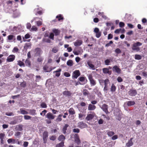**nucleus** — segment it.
I'll list each match as a JSON object with an SVG mask.
<instances>
[{"instance_id": "nucleus-59", "label": "nucleus", "mask_w": 147, "mask_h": 147, "mask_svg": "<svg viewBox=\"0 0 147 147\" xmlns=\"http://www.w3.org/2000/svg\"><path fill=\"white\" fill-rule=\"evenodd\" d=\"M80 131V130L78 128H74L73 129V132L74 133H79Z\"/></svg>"}, {"instance_id": "nucleus-43", "label": "nucleus", "mask_w": 147, "mask_h": 147, "mask_svg": "<svg viewBox=\"0 0 147 147\" xmlns=\"http://www.w3.org/2000/svg\"><path fill=\"white\" fill-rule=\"evenodd\" d=\"M40 106L42 108H47V106L45 102H42L41 103L40 105Z\"/></svg>"}, {"instance_id": "nucleus-24", "label": "nucleus", "mask_w": 147, "mask_h": 147, "mask_svg": "<svg viewBox=\"0 0 147 147\" xmlns=\"http://www.w3.org/2000/svg\"><path fill=\"white\" fill-rule=\"evenodd\" d=\"M25 64L26 66L30 67L31 66V62L29 59H27L25 61Z\"/></svg>"}, {"instance_id": "nucleus-8", "label": "nucleus", "mask_w": 147, "mask_h": 147, "mask_svg": "<svg viewBox=\"0 0 147 147\" xmlns=\"http://www.w3.org/2000/svg\"><path fill=\"white\" fill-rule=\"evenodd\" d=\"M74 141L78 145L81 143V141L78 134H75L74 135Z\"/></svg>"}, {"instance_id": "nucleus-48", "label": "nucleus", "mask_w": 147, "mask_h": 147, "mask_svg": "<svg viewBox=\"0 0 147 147\" xmlns=\"http://www.w3.org/2000/svg\"><path fill=\"white\" fill-rule=\"evenodd\" d=\"M110 60L111 59H107L105 61V63L106 65H109V64L111 62Z\"/></svg>"}, {"instance_id": "nucleus-63", "label": "nucleus", "mask_w": 147, "mask_h": 147, "mask_svg": "<svg viewBox=\"0 0 147 147\" xmlns=\"http://www.w3.org/2000/svg\"><path fill=\"white\" fill-rule=\"evenodd\" d=\"M64 75L66 77H69L70 76V74L68 72H65L64 74Z\"/></svg>"}, {"instance_id": "nucleus-23", "label": "nucleus", "mask_w": 147, "mask_h": 147, "mask_svg": "<svg viewBox=\"0 0 147 147\" xmlns=\"http://www.w3.org/2000/svg\"><path fill=\"white\" fill-rule=\"evenodd\" d=\"M69 114L71 115H73L75 114V111L73 108H70L68 110Z\"/></svg>"}, {"instance_id": "nucleus-28", "label": "nucleus", "mask_w": 147, "mask_h": 147, "mask_svg": "<svg viewBox=\"0 0 147 147\" xmlns=\"http://www.w3.org/2000/svg\"><path fill=\"white\" fill-rule=\"evenodd\" d=\"M85 116V115L82 113H80L78 114V118L80 120L84 119Z\"/></svg>"}, {"instance_id": "nucleus-10", "label": "nucleus", "mask_w": 147, "mask_h": 147, "mask_svg": "<svg viewBox=\"0 0 147 147\" xmlns=\"http://www.w3.org/2000/svg\"><path fill=\"white\" fill-rule=\"evenodd\" d=\"M129 94L131 96H135L137 94V92L136 90L131 89L128 92Z\"/></svg>"}, {"instance_id": "nucleus-21", "label": "nucleus", "mask_w": 147, "mask_h": 147, "mask_svg": "<svg viewBox=\"0 0 147 147\" xmlns=\"http://www.w3.org/2000/svg\"><path fill=\"white\" fill-rule=\"evenodd\" d=\"M133 139L132 138H130V140L128 141V142L126 144V145L127 147H129L132 146L133 144V143L132 140Z\"/></svg>"}, {"instance_id": "nucleus-64", "label": "nucleus", "mask_w": 147, "mask_h": 147, "mask_svg": "<svg viewBox=\"0 0 147 147\" xmlns=\"http://www.w3.org/2000/svg\"><path fill=\"white\" fill-rule=\"evenodd\" d=\"M28 144V142H27L25 141L24 142L23 146L24 147H27Z\"/></svg>"}, {"instance_id": "nucleus-9", "label": "nucleus", "mask_w": 147, "mask_h": 147, "mask_svg": "<svg viewBox=\"0 0 147 147\" xmlns=\"http://www.w3.org/2000/svg\"><path fill=\"white\" fill-rule=\"evenodd\" d=\"M55 117V115H53L51 113L49 112L46 115V117L49 120H53Z\"/></svg>"}, {"instance_id": "nucleus-58", "label": "nucleus", "mask_w": 147, "mask_h": 147, "mask_svg": "<svg viewBox=\"0 0 147 147\" xmlns=\"http://www.w3.org/2000/svg\"><path fill=\"white\" fill-rule=\"evenodd\" d=\"M24 118L25 120H28L30 119L31 117L28 115H26L24 116Z\"/></svg>"}, {"instance_id": "nucleus-22", "label": "nucleus", "mask_w": 147, "mask_h": 147, "mask_svg": "<svg viewBox=\"0 0 147 147\" xmlns=\"http://www.w3.org/2000/svg\"><path fill=\"white\" fill-rule=\"evenodd\" d=\"M31 47V44L30 43H25L24 47V49L26 50L28 48H30Z\"/></svg>"}, {"instance_id": "nucleus-15", "label": "nucleus", "mask_w": 147, "mask_h": 147, "mask_svg": "<svg viewBox=\"0 0 147 147\" xmlns=\"http://www.w3.org/2000/svg\"><path fill=\"white\" fill-rule=\"evenodd\" d=\"M63 95L68 97L72 95V93L68 90H65L63 92Z\"/></svg>"}, {"instance_id": "nucleus-61", "label": "nucleus", "mask_w": 147, "mask_h": 147, "mask_svg": "<svg viewBox=\"0 0 147 147\" xmlns=\"http://www.w3.org/2000/svg\"><path fill=\"white\" fill-rule=\"evenodd\" d=\"M119 26L120 27L122 28L124 26L125 24L122 22H120L119 23Z\"/></svg>"}, {"instance_id": "nucleus-56", "label": "nucleus", "mask_w": 147, "mask_h": 147, "mask_svg": "<svg viewBox=\"0 0 147 147\" xmlns=\"http://www.w3.org/2000/svg\"><path fill=\"white\" fill-rule=\"evenodd\" d=\"M115 52L117 54H119L121 53V51L119 49L117 48L115 50Z\"/></svg>"}, {"instance_id": "nucleus-62", "label": "nucleus", "mask_w": 147, "mask_h": 147, "mask_svg": "<svg viewBox=\"0 0 147 147\" xmlns=\"http://www.w3.org/2000/svg\"><path fill=\"white\" fill-rule=\"evenodd\" d=\"M5 136V134L4 133H1L0 134V139H4V137Z\"/></svg>"}, {"instance_id": "nucleus-52", "label": "nucleus", "mask_w": 147, "mask_h": 147, "mask_svg": "<svg viewBox=\"0 0 147 147\" xmlns=\"http://www.w3.org/2000/svg\"><path fill=\"white\" fill-rule=\"evenodd\" d=\"M54 35L53 33H51L49 37V38L52 40H54Z\"/></svg>"}, {"instance_id": "nucleus-55", "label": "nucleus", "mask_w": 147, "mask_h": 147, "mask_svg": "<svg viewBox=\"0 0 147 147\" xmlns=\"http://www.w3.org/2000/svg\"><path fill=\"white\" fill-rule=\"evenodd\" d=\"M43 60V59L42 57H40V56L38 57L37 59V61L39 62H42Z\"/></svg>"}, {"instance_id": "nucleus-36", "label": "nucleus", "mask_w": 147, "mask_h": 147, "mask_svg": "<svg viewBox=\"0 0 147 147\" xmlns=\"http://www.w3.org/2000/svg\"><path fill=\"white\" fill-rule=\"evenodd\" d=\"M67 65L70 67H71L73 65V61L71 60H68L67 63Z\"/></svg>"}, {"instance_id": "nucleus-20", "label": "nucleus", "mask_w": 147, "mask_h": 147, "mask_svg": "<svg viewBox=\"0 0 147 147\" xmlns=\"http://www.w3.org/2000/svg\"><path fill=\"white\" fill-rule=\"evenodd\" d=\"M96 108V106L92 104H90L89 105L88 107V110L89 111L94 110Z\"/></svg>"}, {"instance_id": "nucleus-7", "label": "nucleus", "mask_w": 147, "mask_h": 147, "mask_svg": "<svg viewBox=\"0 0 147 147\" xmlns=\"http://www.w3.org/2000/svg\"><path fill=\"white\" fill-rule=\"evenodd\" d=\"M101 109L104 111L106 114L109 113L108 111V105L105 104H103L101 107H100Z\"/></svg>"}, {"instance_id": "nucleus-1", "label": "nucleus", "mask_w": 147, "mask_h": 147, "mask_svg": "<svg viewBox=\"0 0 147 147\" xmlns=\"http://www.w3.org/2000/svg\"><path fill=\"white\" fill-rule=\"evenodd\" d=\"M142 43L140 42H137L136 43H134L132 47V49L134 51H139L140 50V48L138 47L142 45Z\"/></svg>"}, {"instance_id": "nucleus-57", "label": "nucleus", "mask_w": 147, "mask_h": 147, "mask_svg": "<svg viewBox=\"0 0 147 147\" xmlns=\"http://www.w3.org/2000/svg\"><path fill=\"white\" fill-rule=\"evenodd\" d=\"M31 30L32 31H36L37 30V28L36 26H33L31 28Z\"/></svg>"}, {"instance_id": "nucleus-54", "label": "nucleus", "mask_w": 147, "mask_h": 147, "mask_svg": "<svg viewBox=\"0 0 147 147\" xmlns=\"http://www.w3.org/2000/svg\"><path fill=\"white\" fill-rule=\"evenodd\" d=\"M47 112V110L45 109L40 113V115H41L44 116L45 115V114Z\"/></svg>"}, {"instance_id": "nucleus-39", "label": "nucleus", "mask_w": 147, "mask_h": 147, "mask_svg": "<svg viewBox=\"0 0 147 147\" xmlns=\"http://www.w3.org/2000/svg\"><path fill=\"white\" fill-rule=\"evenodd\" d=\"M20 113L21 114L25 115L27 114L28 113L26 111L23 110L22 108H21L20 109Z\"/></svg>"}, {"instance_id": "nucleus-50", "label": "nucleus", "mask_w": 147, "mask_h": 147, "mask_svg": "<svg viewBox=\"0 0 147 147\" xmlns=\"http://www.w3.org/2000/svg\"><path fill=\"white\" fill-rule=\"evenodd\" d=\"M49 139L51 140L55 141L56 139V137L55 136H50Z\"/></svg>"}, {"instance_id": "nucleus-34", "label": "nucleus", "mask_w": 147, "mask_h": 147, "mask_svg": "<svg viewBox=\"0 0 147 147\" xmlns=\"http://www.w3.org/2000/svg\"><path fill=\"white\" fill-rule=\"evenodd\" d=\"M87 64L89 67L93 70H94L95 69L94 65L91 63V62H87Z\"/></svg>"}, {"instance_id": "nucleus-38", "label": "nucleus", "mask_w": 147, "mask_h": 147, "mask_svg": "<svg viewBox=\"0 0 147 147\" xmlns=\"http://www.w3.org/2000/svg\"><path fill=\"white\" fill-rule=\"evenodd\" d=\"M62 115L61 114H59L58 115L57 118L56 119V121L57 122H60L62 121V119L61 117L62 116Z\"/></svg>"}, {"instance_id": "nucleus-18", "label": "nucleus", "mask_w": 147, "mask_h": 147, "mask_svg": "<svg viewBox=\"0 0 147 147\" xmlns=\"http://www.w3.org/2000/svg\"><path fill=\"white\" fill-rule=\"evenodd\" d=\"M99 82L100 83H104V87H108V84L109 82V80L108 79H106L104 80H101Z\"/></svg>"}, {"instance_id": "nucleus-53", "label": "nucleus", "mask_w": 147, "mask_h": 147, "mask_svg": "<svg viewBox=\"0 0 147 147\" xmlns=\"http://www.w3.org/2000/svg\"><path fill=\"white\" fill-rule=\"evenodd\" d=\"M18 130L19 131H22V130L23 125H18Z\"/></svg>"}, {"instance_id": "nucleus-2", "label": "nucleus", "mask_w": 147, "mask_h": 147, "mask_svg": "<svg viewBox=\"0 0 147 147\" xmlns=\"http://www.w3.org/2000/svg\"><path fill=\"white\" fill-rule=\"evenodd\" d=\"M88 78L91 86H94L96 84V81L93 78L92 75H89Z\"/></svg>"}, {"instance_id": "nucleus-13", "label": "nucleus", "mask_w": 147, "mask_h": 147, "mask_svg": "<svg viewBox=\"0 0 147 147\" xmlns=\"http://www.w3.org/2000/svg\"><path fill=\"white\" fill-rule=\"evenodd\" d=\"M15 56L14 55H9L7 59V61L8 62H12L15 59Z\"/></svg>"}, {"instance_id": "nucleus-46", "label": "nucleus", "mask_w": 147, "mask_h": 147, "mask_svg": "<svg viewBox=\"0 0 147 147\" xmlns=\"http://www.w3.org/2000/svg\"><path fill=\"white\" fill-rule=\"evenodd\" d=\"M42 41L44 42H45L49 43H50L51 42V40L49 38H43Z\"/></svg>"}, {"instance_id": "nucleus-47", "label": "nucleus", "mask_w": 147, "mask_h": 147, "mask_svg": "<svg viewBox=\"0 0 147 147\" xmlns=\"http://www.w3.org/2000/svg\"><path fill=\"white\" fill-rule=\"evenodd\" d=\"M26 83L25 82H22L20 84V86L23 88L26 87Z\"/></svg>"}, {"instance_id": "nucleus-35", "label": "nucleus", "mask_w": 147, "mask_h": 147, "mask_svg": "<svg viewBox=\"0 0 147 147\" xmlns=\"http://www.w3.org/2000/svg\"><path fill=\"white\" fill-rule=\"evenodd\" d=\"M36 111L35 109H30L29 110V113L32 115H36Z\"/></svg>"}, {"instance_id": "nucleus-51", "label": "nucleus", "mask_w": 147, "mask_h": 147, "mask_svg": "<svg viewBox=\"0 0 147 147\" xmlns=\"http://www.w3.org/2000/svg\"><path fill=\"white\" fill-rule=\"evenodd\" d=\"M41 78V77L40 76H36V79L35 81L36 82H38Z\"/></svg>"}, {"instance_id": "nucleus-42", "label": "nucleus", "mask_w": 147, "mask_h": 147, "mask_svg": "<svg viewBox=\"0 0 147 147\" xmlns=\"http://www.w3.org/2000/svg\"><path fill=\"white\" fill-rule=\"evenodd\" d=\"M114 134V132L113 131H108L107 132V134L109 136H111Z\"/></svg>"}, {"instance_id": "nucleus-26", "label": "nucleus", "mask_w": 147, "mask_h": 147, "mask_svg": "<svg viewBox=\"0 0 147 147\" xmlns=\"http://www.w3.org/2000/svg\"><path fill=\"white\" fill-rule=\"evenodd\" d=\"M116 87L114 85V84H112L111 88V91L113 93L114 92H115L116 90Z\"/></svg>"}, {"instance_id": "nucleus-29", "label": "nucleus", "mask_w": 147, "mask_h": 147, "mask_svg": "<svg viewBox=\"0 0 147 147\" xmlns=\"http://www.w3.org/2000/svg\"><path fill=\"white\" fill-rule=\"evenodd\" d=\"M53 32L54 33L55 36H57L59 34L60 31L58 29H54L53 30Z\"/></svg>"}, {"instance_id": "nucleus-17", "label": "nucleus", "mask_w": 147, "mask_h": 147, "mask_svg": "<svg viewBox=\"0 0 147 147\" xmlns=\"http://www.w3.org/2000/svg\"><path fill=\"white\" fill-rule=\"evenodd\" d=\"M94 115L92 114H88L86 118V119L87 121L91 120L94 118Z\"/></svg>"}, {"instance_id": "nucleus-33", "label": "nucleus", "mask_w": 147, "mask_h": 147, "mask_svg": "<svg viewBox=\"0 0 147 147\" xmlns=\"http://www.w3.org/2000/svg\"><path fill=\"white\" fill-rule=\"evenodd\" d=\"M64 146V142L63 141H61L59 144H57L56 147H63Z\"/></svg>"}, {"instance_id": "nucleus-44", "label": "nucleus", "mask_w": 147, "mask_h": 147, "mask_svg": "<svg viewBox=\"0 0 147 147\" xmlns=\"http://www.w3.org/2000/svg\"><path fill=\"white\" fill-rule=\"evenodd\" d=\"M56 18L58 19V21H60L61 20H63V17L61 14H59L56 17Z\"/></svg>"}, {"instance_id": "nucleus-30", "label": "nucleus", "mask_w": 147, "mask_h": 147, "mask_svg": "<svg viewBox=\"0 0 147 147\" xmlns=\"http://www.w3.org/2000/svg\"><path fill=\"white\" fill-rule=\"evenodd\" d=\"M61 69H59L57 70L54 71L53 73H56L55 76L57 77H59L60 75V72L61 71Z\"/></svg>"}, {"instance_id": "nucleus-60", "label": "nucleus", "mask_w": 147, "mask_h": 147, "mask_svg": "<svg viewBox=\"0 0 147 147\" xmlns=\"http://www.w3.org/2000/svg\"><path fill=\"white\" fill-rule=\"evenodd\" d=\"M142 22L146 24L147 25V20L145 18H143L142 20Z\"/></svg>"}, {"instance_id": "nucleus-32", "label": "nucleus", "mask_w": 147, "mask_h": 147, "mask_svg": "<svg viewBox=\"0 0 147 147\" xmlns=\"http://www.w3.org/2000/svg\"><path fill=\"white\" fill-rule=\"evenodd\" d=\"M17 65H19L20 66L25 67V64L23 62L20 60H19L17 61Z\"/></svg>"}, {"instance_id": "nucleus-16", "label": "nucleus", "mask_w": 147, "mask_h": 147, "mask_svg": "<svg viewBox=\"0 0 147 147\" xmlns=\"http://www.w3.org/2000/svg\"><path fill=\"white\" fill-rule=\"evenodd\" d=\"M102 71L105 74H108L109 75H111L112 73L111 71H109V69L107 68H104L102 69Z\"/></svg>"}, {"instance_id": "nucleus-27", "label": "nucleus", "mask_w": 147, "mask_h": 147, "mask_svg": "<svg viewBox=\"0 0 147 147\" xmlns=\"http://www.w3.org/2000/svg\"><path fill=\"white\" fill-rule=\"evenodd\" d=\"M69 126V125L67 124H65L64 126L63 127L62 129V131L64 134L66 133V131L67 130V128Z\"/></svg>"}, {"instance_id": "nucleus-37", "label": "nucleus", "mask_w": 147, "mask_h": 147, "mask_svg": "<svg viewBox=\"0 0 147 147\" xmlns=\"http://www.w3.org/2000/svg\"><path fill=\"white\" fill-rule=\"evenodd\" d=\"M83 95L85 96L88 95L89 94V92L86 89L83 90Z\"/></svg>"}, {"instance_id": "nucleus-4", "label": "nucleus", "mask_w": 147, "mask_h": 147, "mask_svg": "<svg viewBox=\"0 0 147 147\" xmlns=\"http://www.w3.org/2000/svg\"><path fill=\"white\" fill-rule=\"evenodd\" d=\"M48 136V132L47 131H45L43 132L42 136L43 142L44 143H47Z\"/></svg>"}, {"instance_id": "nucleus-41", "label": "nucleus", "mask_w": 147, "mask_h": 147, "mask_svg": "<svg viewBox=\"0 0 147 147\" xmlns=\"http://www.w3.org/2000/svg\"><path fill=\"white\" fill-rule=\"evenodd\" d=\"M135 59L136 60H140L142 59V57L140 55H135Z\"/></svg>"}, {"instance_id": "nucleus-31", "label": "nucleus", "mask_w": 147, "mask_h": 147, "mask_svg": "<svg viewBox=\"0 0 147 147\" xmlns=\"http://www.w3.org/2000/svg\"><path fill=\"white\" fill-rule=\"evenodd\" d=\"M65 139V137L63 135H60L58 138V140L61 141H63Z\"/></svg>"}, {"instance_id": "nucleus-40", "label": "nucleus", "mask_w": 147, "mask_h": 147, "mask_svg": "<svg viewBox=\"0 0 147 147\" xmlns=\"http://www.w3.org/2000/svg\"><path fill=\"white\" fill-rule=\"evenodd\" d=\"M30 35L29 34H27L25 35L24 37H23V41H25L26 40H24L25 39H28L30 38Z\"/></svg>"}, {"instance_id": "nucleus-11", "label": "nucleus", "mask_w": 147, "mask_h": 147, "mask_svg": "<svg viewBox=\"0 0 147 147\" xmlns=\"http://www.w3.org/2000/svg\"><path fill=\"white\" fill-rule=\"evenodd\" d=\"M78 126L79 127L83 129L86 128L87 125L86 123L82 121H81L78 123Z\"/></svg>"}, {"instance_id": "nucleus-3", "label": "nucleus", "mask_w": 147, "mask_h": 147, "mask_svg": "<svg viewBox=\"0 0 147 147\" xmlns=\"http://www.w3.org/2000/svg\"><path fill=\"white\" fill-rule=\"evenodd\" d=\"M80 75L79 70H76L72 73V78H73L77 79Z\"/></svg>"}, {"instance_id": "nucleus-6", "label": "nucleus", "mask_w": 147, "mask_h": 147, "mask_svg": "<svg viewBox=\"0 0 147 147\" xmlns=\"http://www.w3.org/2000/svg\"><path fill=\"white\" fill-rule=\"evenodd\" d=\"M80 81L81 82V83L79 82L80 84L83 85L85 84L87 82V80L85 77H81L78 78Z\"/></svg>"}, {"instance_id": "nucleus-49", "label": "nucleus", "mask_w": 147, "mask_h": 147, "mask_svg": "<svg viewBox=\"0 0 147 147\" xmlns=\"http://www.w3.org/2000/svg\"><path fill=\"white\" fill-rule=\"evenodd\" d=\"M19 50V49L17 47H16L14 48L12 50V52L13 53H17L18 51Z\"/></svg>"}, {"instance_id": "nucleus-19", "label": "nucleus", "mask_w": 147, "mask_h": 147, "mask_svg": "<svg viewBox=\"0 0 147 147\" xmlns=\"http://www.w3.org/2000/svg\"><path fill=\"white\" fill-rule=\"evenodd\" d=\"M82 44V41L81 40H77L74 43V45L76 47L80 46Z\"/></svg>"}, {"instance_id": "nucleus-12", "label": "nucleus", "mask_w": 147, "mask_h": 147, "mask_svg": "<svg viewBox=\"0 0 147 147\" xmlns=\"http://www.w3.org/2000/svg\"><path fill=\"white\" fill-rule=\"evenodd\" d=\"M7 39L9 42H12L14 41L16 39V36L13 35H9L7 37Z\"/></svg>"}, {"instance_id": "nucleus-45", "label": "nucleus", "mask_w": 147, "mask_h": 147, "mask_svg": "<svg viewBox=\"0 0 147 147\" xmlns=\"http://www.w3.org/2000/svg\"><path fill=\"white\" fill-rule=\"evenodd\" d=\"M48 68V67L47 66H44L43 67V69L45 72H49L52 70V69H51L49 70H47Z\"/></svg>"}, {"instance_id": "nucleus-5", "label": "nucleus", "mask_w": 147, "mask_h": 147, "mask_svg": "<svg viewBox=\"0 0 147 147\" xmlns=\"http://www.w3.org/2000/svg\"><path fill=\"white\" fill-rule=\"evenodd\" d=\"M35 56H40V55L42 53V51L41 49L37 47L35 49Z\"/></svg>"}, {"instance_id": "nucleus-25", "label": "nucleus", "mask_w": 147, "mask_h": 147, "mask_svg": "<svg viewBox=\"0 0 147 147\" xmlns=\"http://www.w3.org/2000/svg\"><path fill=\"white\" fill-rule=\"evenodd\" d=\"M126 103L127 105L128 106H133L135 104V102L134 101H128Z\"/></svg>"}, {"instance_id": "nucleus-14", "label": "nucleus", "mask_w": 147, "mask_h": 147, "mask_svg": "<svg viewBox=\"0 0 147 147\" xmlns=\"http://www.w3.org/2000/svg\"><path fill=\"white\" fill-rule=\"evenodd\" d=\"M113 70L115 71L118 74H120L121 73V69L117 65L114 66L113 68Z\"/></svg>"}]
</instances>
